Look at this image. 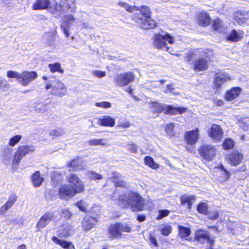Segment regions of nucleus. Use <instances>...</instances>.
<instances>
[{"label": "nucleus", "mask_w": 249, "mask_h": 249, "mask_svg": "<svg viewBox=\"0 0 249 249\" xmlns=\"http://www.w3.org/2000/svg\"><path fill=\"white\" fill-rule=\"evenodd\" d=\"M175 43V39L168 33L157 34L155 35L153 41V46L158 49L166 50L172 53L169 50L168 44H173Z\"/></svg>", "instance_id": "5"}, {"label": "nucleus", "mask_w": 249, "mask_h": 249, "mask_svg": "<svg viewBox=\"0 0 249 249\" xmlns=\"http://www.w3.org/2000/svg\"><path fill=\"white\" fill-rule=\"evenodd\" d=\"M118 203L123 207H130L134 212L143 210L144 200L136 193H130L128 195H121L118 198Z\"/></svg>", "instance_id": "2"}, {"label": "nucleus", "mask_w": 249, "mask_h": 249, "mask_svg": "<svg viewBox=\"0 0 249 249\" xmlns=\"http://www.w3.org/2000/svg\"><path fill=\"white\" fill-rule=\"evenodd\" d=\"M127 149L128 150H129L130 152L136 154L138 152V146L134 144H128L126 146Z\"/></svg>", "instance_id": "56"}, {"label": "nucleus", "mask_w": 249, "mask_h": 249, "mask_svg": "<svg viewBox=\"0 0 249 249\" xmlns=\"http://www.w3.org/2000/svg\"><path fill=\"white\" fill-rule=\"evenodd\" d=\"M198 212L202 214H206L208 211V206L204 202L199 204L197 207Z\"/></svg>", "instance_id": "48"}, {"label": "nucleus", "mask_w": 249, "mask_h": 249, "mask_svg": "<svg viewBox=\"0 0 249 249\" xmlns=\"http://www.w3.org/2000/svg\"><path fill=\"white\" fill-rule=\"evenodd\" d=\"M7 77L15 78L21 85L26 87L38 77L36 72L24 71L19 72L15 71H8L6 73Z\"/></svg>", "instance_id": "3"}, {"label": "nucleus", "mask_w": 249, "mask_h": 249, "mask_svg": "<svg viewBox=\"0 0 249 249\" xmlns=\"http://www.w3.org/2000/svg\"><path fill=\"white\" fill-rule=\"evenodd\" d=\"M50 88H52L51 93L55 96L62 97L67 93L65 85L59 80L56 81L53 84H47L45 89H48Z\"/></svg>", "instance_id": "7"}, {"label": "nucleus", "mask_w": 249, "mask_h": 249, "mask_svg": "<svg viewBox=\"0 0 249 249\" xmlns=\"http://www.w3.org/2000/svg\"><path fill=\"white\" fill-rule=\"evenodd\" d=\"M95 106L97 107H102L103 108H108L111 107V104L107 102H96Z\"/></svg>", "instance_id": "53"}, {"label": "nucleus", "mask_w": 249, "mask_h": 249, "mask_svg": "<svg viewBox=\"0 0 249 249\" xmlns=\"http://www.w3.org/2000/svg\"><path fill=\"white\" fill-rule=\"evenodd\" d=\"M179 236L182 238H186L188 237L191 233V230L187 227L179 225L178 227Z\"/></svg>", "instance_id": "35"}, {"label": "nucleus", "mask_w": 249, "mask_h": 249, "mask_svg": "<svg viewBox=\"0 0 249 249\" xmlns=\"http://www.w3.org/2000/svg\"><path fill=\"white\" fill-rule=\"evenodd\" d=\"M118 5L120 7L124 8L127 11L130 13H133L137 10V6L129 5L128 4L124 2H119L118 3Z\"/></svg>", "instance_id": "42"}, {"label": "nucleus", "mask_w": 249, "mask_h": 249, "mask_svg": "<svg viewBox=\"0 0 249 249\" xmlns=\"http://www.w3.org/2000/svg\"><path fill=\"white\" fill-rule=\"evenodd\" d=\"M243 36V32L240 30L237 31L233 30L227 36L226 39L231 42H237L242 38Z\"/></svg>", "instance_id": "26"}, {"label": "nucleus", "mask_w": 249, "mask_h": 249, "mask_svg": "<svg viewBox=\"0 0 249 249\" xmlns=\"http://www.w3.org/2000/svg\"><path fill=\"white\" fill-rule=\"evenodd\" d=\"M211 18L208 14L201 13L198 16V23L202 26H206L210 23Z\"/></svg>", "instance_id": "34"}, {"label": "nucleus", "mask_w": 249, "mask_h": 249, "mask_svg": "<svg viewBox=\"0 0 249 249\" xmlns=\"http://www.w3.org/2000/svg\"><path fill=\"white\" fill-rule=\"evenodd\" d=\"M13 149L8 146H6L3 149L2 157V161L5 164L8 165L11 163Z\"/></svg>", "instance_id": "24"}, {"label": "nucleus", "mask_w": 249, "mask_h": 249, "mask_svg": "<svg viewBox=\"0 0 249 249\" xmlns=\"http://www.w3.org/2000/svg\"><path fill=\"white\" fill-rule=\"evenodd\" d=\"M52 240L65 249H75L74 246L70 241L59 239L55 236L52 237Z\"/></svg>", "instance_id": "27"}, {"label": "nucleus", "mask_w": 249, "mask_h": 249, "mask_svg": "<svg viewBox=\"0 0 249 249\" xmlns=\"http://www.w3.org/2000/svg\"><path fill=\"white\" fill-rule=\"evenodd\" d=\"M213 29L220 33L224 32L227 28V26L220 18H217L213 21Z\"/></svg>", "instance_id": "29"}, {"label": "nucleus", "mask_w": 249, "mask_h": 249, "mask_svg": "<svg viewBox=\"0 0 249 249\" xmlns=\"http://www.w3.org/2000/svg\"><path fill=\"white\" fill-rule=\"evenodd\" d=\"M76 205L79 208V209L83 212H85L86 211V203L83 200H80L77 202L76 204Z\"/></svg>", "instance_id": "57"}, {"label": "nucleus", "mask_w": 249, "mask_h": 249, "mask_svg": "<svg viewBox=\"0 0 249 249\" xmlns=\"http://www.w3.org/2000/svg\"><path fill=\"white\" fill-rule=\"evenodd\" d=\"M22 139L20 135H17L12 137L9 141L8 144L10 146H14L16 145Z\"/></svg>", "instance_id": "45"}, {"label": "nucleus", "mask_w": 249, "mask_h": 249, "mask_svg": "<svg viewBox=\"0 0 249 249\" xmlns=\"http://www.w3.org/2000/svg\"><path fill=\"white\" fill-rule=\"evenodd\" d=\"M220 168L221 169V170L222 171H223L224 172V178L225 179H228L229 178H230V173L229 172H228L224 167V166L222 165L220 167Z\"/></svg>", "instance_id": "64"}, {"label": "nucleus", "mask_w": 249, "mask_h": 249, "mask_svg": "<svg viewBox=\"0 0 249 249\" xmlns=\"http://www.w3.org/2000/svg\"><path fill=\"white\" fill-rule=\"evenodd\" d=\"M56 35V30L46 33L43 36L44 41L50 47H56L55 43Z\"/></svg>", "instance_id": "21"}, {"label": "nucleus", "mask_w": 249, "mask_h": 249, "mask_svg": "<svg viewBox=\"0 0 249 249\" xmlns=\"http://www.w3.org/2000/svg\"><path fill=\"white\" fill-rule=\"evenodd\" d=\"M216 152L215 147L211 145H203L199 149L201 156L207 160H212L215 156Z\"/></svg>", "instance_id": "12"}, {"label": "nucleus", "mask_w": 249, "mask_h": 249, "mask_svg": "<svg viewBox=\"0 0 249 249\" xmlns=\"http://www.w3.org/2000/svg\"><path fill=\"white\" fill-rule=\"evenodd\" d=\"M63 18L62 20L63 24L66 26H70L72 23H73L75 20V18L73 15V14L67 13Z\"/></svg>", "instance_id": "37"}, {"label": "nucleus", "mask_w": 249, "mask_h": 249, "mask_svg": "<svg viewBox=\"0 0 249 249\" xmlns=\"http://www.w3.org/2000/svg\"><path fill=\"white\" fill-rule=\"evenodd\" d=\"M199 129L196 128L195 130L185 132L184 137L186 142L190 145L195 144L198 141Z\"/></svg>", "instance_id": "15"}, {"label": "nucleus", "mask_w": 249, "mask_h": 249, "mask_svg": "<svg viewBox=\"0 0 249 249\" xmlns=\"http://www.w3.org/2000/svg\"><path fill=\"white\" fill-rule=\"evenodd\" d=\"M49 68L52 72L57 71L59 73H62L64 72V70L61 69V65L59 63H55L54 64H49Z\"/></svg>", "instance_id": "41"}, {"label": "nucleus", "mask_w": 249, "mask_h": 249, "mask_svg": "<svg viewBox=\"0 0 249 249\" xmlns=\"http://www.w3.org/2000/svg\"><path fill=\"white\" fill-rule=\"evenodd\" d=\"M67 179L70 185L77 192L81 193L84 191V184L78 176L75 174H69Z\"/></svg>", "instance_id": "10"}, {"label": "nucleus", "mask_w": 249, "mask_h": 249, "mask_svg": "<svg viewBox=\"0 0 249 249\" xmlns=\"http://www.w3.org/2000/svg\"><path fill=\"white\" fill-rule=\"evenodd\" d=\"M174 127L175 124L174 123H170L166 125L165 130L167 135L169 136H174L175 135Z\"/></svg>", "instance_id": "50"}, {"label": "nucleus", "mask_w": 249, "mask_h": 249, "mask_svg": "<svg viewBox=\"0 0 249 249\" xmlns=\"http://www.w3.org/2000/svg\"><path fill=\"white\" fill-rule=\"evenodd\" d=\"M194 69L198 71H206L208 68L207 61L203 58H200L195 60L194 64Z\"/></svg>", "instance_id": "22"}, {"label": "nucleus", "mask_w": 249, "mask_h": 249, "mask_svg": "<svg viewBox=\"0 0 249 249\" xmlns=\"http://www.w3.org/2000/svg\"><path fill=\"white\" fill-rule=\"evenodd\" d=\"M144 163L154 169H157L159 167V164L155 162L153 159L150 157L147 156L144 159Z\"/></svg>", "instance_id": "38"}, {"label": "nucleus", "mask_w": 249, "mask_h": 249, "mask_svg": "<svg viewBox=\"0 0 249 249\" xmlns=\"http://www.w3.org/2000/svg\"><path fill=\"white\" fill-rule=\"evenodd\" d=\"M243 159L242 154L237 151H233L226 158L228 163L232 166H236L240 163Z\"/></svg>", "instance_id": "16"}, {"label": "nucleus", "mask_w": 249, "mask_h": 249, "mask_svg": "<svg viewBox=\"0 0 249 249\" xmlns=\"http://www.w3.org/2000/svg\"><path fill=\"white\" fill-rule=\"evenodd\" d=\"M165 105H162L157 102H153L150 104V108L154 112L160 113L164 110Z\"/></svg>", "instance_id": "36"}, {"label": "nucleus", "mask_w": 249, "mask_h": 249, "mask_svg": "<svg viewBox=\"0 0 249 249\" xmlns=\"http://www.w3.org/2000/svg\"><path fill=\"white\" fill-rule=\"evenodd\" d=\"M97 124L104 126L113 127L115 125V119L109 116H104L98 119Z\"/></svg>", "instance_id": "23"}, {"label": "nucleus", "mask_w": 249, "mask_h": 249, "mask_svg": "<svg viewBox=\"0 0 249 249\" xmlns=\"http://www.w3.org/2000/svg\"><path fill=\"white\" fill-rule=\"evenodd\" d=\"M106 142V140L104 139H92L89 142V144L92 146L105 145Z\"/></svg>", "instance_id": "43"}, {"label": "nucleus", "mask_w": 249, "mask_h": 249, "mask_svg": "<svg viewBox=\"0 0 249 249\" xmlns=\"http://www.w3.org/2000/svg\"><path fill=\"white\" fill-rule=\"evenodd\" d=\"M92 74L98 78H102L106 76V72L100 71H93Z\"/></svg>", "instance_id": "58"}, {"label": "nucleus", "mask_w": 249, "mask_h": 249, "mask_svg": "<svg viewBox=\"0 0 249 249\" xmlns=\"http://www.w3.org/2000/svg\"><path fill=\"white\" fill-rule=\"evenodd\" d=\"M134 74L131 71L120 73L114 77L115 84L120 87H124L134 80Z\"/></svg>", "instance_id": "9"}, {"label": "nucleus", "mask_w": 249, "mask_h": 249, "mask_svg": "<svg viewBox=\"0 0 249 249\" xmlns=\"http://www.w3.org/2000/svg\"><path fill=\"white\" fill-rule=\"evenodd\" d=\"M65 133V131L60 128L54 129L50 131L49 134L50 136L54 137H59Z\"/></svg>", "instance_id": "46"}, {"label": "nucleus", "mask_w": 249, "mask_h": 249, "mask_svg": "<svg viewBox=\"0 0 249 249\" xmlns=\"http://www.w3.org/2000/svg\"><path fill=\"white\" fill-rule=\"evenodd\" d=\"M49 104L45 102L36 103L35 106V111L37 113H44L48 109Z\"/></svg>", "instance_id": "32"}, {"label": "nucleus", "mask_w": 249, "mask_h": 249, "mask_svg": "<svg viewBox=\"0 0 249 249\" xmlns=\"http://www.w3.org/2000/svg\"><path fill=\"white\" fill-rule=\"evenodd\" d=\"M241 91V88H233L226 92L225 96V99L227 101H232L239 95Z\"/></svg>", "instance_id": "25"}, {"label": "nucleus", "mask_w": 249, "mask_h": 249, "mask_svg": "<svg viewBox=\"0 0 249 249\" xmlns=\"http://www.w3.org/2000/svg\"><path fill=\"white\" fill-rule=\"evenodd\" d=\"M86 175L90 179L101 180L103 178L102 176L99 174L96 173L92 171H89L87 173Z\"/></svg>", "instance_id": "44"}, {"label": "nucleus", "mask_w": 249, "mask_h": 249, "mask_svg": "<svg viewBox=\"0 0 249 249\" xmlns=\"http://www.w3.org/2000/svg\"><path fill=\"white\" fill-rule=\"evenodd\" d=\"M79 163L80 161L78 160H74L69 163V166L75 170L80 169Z\"/></svg>", "instance_id": "54"}, {"label": "nucleus", "mask_w": 249, "mask_h": 249, "mask_svg": "<svg viewBox=\"0 0 249 249\" xmlns=\"http://www.w3.org/2000/svg\"><path fill=\"white\" fill-rule=\"evenodd\" d=\"M31 179L33 184L36 187L40 186L44 180L43 178L40 176L39 171H36L32 176Z\"/></svg>", "instance_id": "33"}, {"label": "nucleus", "mask_w": 249, "mask_h": 249, "mask_svg": "<svg viewBox=\"0 0 249 249\" xmlns=\"http://www.w3.org/2000/svg\"><path fill=\"white\" fill-rule=\"evenodd\" d=\"M17 200V196L15 194H11L5 203L0 207V215L4 214L9 209L12 207Z\"/></svg>", "instance_id": "18"}, {"label": "nucleus", "mask_w": 249, "mask_h": 249, "mask_svg": "<svg viewBox=\"0 0 249 249\" xmlns=\"http://www.w3.org/2000/svg\"><path fill=\"white\" fill-rule=\"evenodd\" d=\"M187 108L183 107H174L169 105H165L164 113L168 115H176L186 112Z\"/></svg>", "instance_id": "19"}, {"label": "nucleus", "mask_w": 249, "mask_h": 249, "mask_svg": "<svg viewBox=\"0 0 249 249\" xmlns=\"http://www.w3.org/2000/svg\"><path fill=\"white\" fill-rule=\"evenodd\" d=\"M35 147L33 145H23L19 146L15 152L13 160V164H18L21 159L27 154L35 151Z\"/></svg>", "instance_id": "6"}, {"label": "nucleus", "mask_w": 249, "mask_h": 249, "mask_svg": "<svg viewBox=\"0 0 249 249\" xmlns=\"http://www.w3.org/2000/svg\"><path fill=\"white\" fill-rule=\"evenodd\" d=\"M98 220L96 217L90 216H86L83 220L82 225L83 228L88 231L91 229L97 223Z\"/></svg>", "instance_id": "20"}, {"label": "nucleus", "mask_w": 249, "mask_h": 249, "mask_svg": "<svg viewBox=\"0 0 249 249\" xmlns=\"http://www.w3.org/2000/svg\"><path fill=\"white\" fill-rule=\"evenodd\" d=\"M195 240L202 244L207 242L210 245V248L206 249H213L212 247L213 246L214 241L210 237L209 233L207 231L201 229L197 230L195 232Z\"/></svg>", "instance_id": "8"}, {"label": "nucleus", "mask_w": 249, "mask_h": 249, "mask_svg": "<svg viewBox=\"0 0 249 249\" xmlns=\"http://www.w3.org/2000/svg\"><path fill=\"white\" fill-rule=\"evenodd\" d=\"M72 230V227L70 225L63 226L59 233L60 236L61 237L68 236L71 232Z\"/></svg>", "instance_id": "39"}, {"label": "nucleus", "mask_w": 249, "mask_h": 249, "mask_svg": "<svg viewBox=\"0 0 249 249\" xmlns=\"http://www.w3.org/2000/svg\"><path fill=\"white\" fill-rule=\"evenodd\" d=\"M54 219L53 213H46L42 215L37 223L36 228L38 231L45 228L51 221Z\"/></svg>", "instance_id": "14"}, {"label": "nucleus", "mask_w": 249, "mask_h": 249, "mask_svg": "<svg viewBox=\"0 0 249 249\" xmlns=\"http://www.w3.org/2000/svg\"><path fill=\"white\" fill-rule=\"evenodd\" d=\"M9 85L6 82H4L2 80L1 85H0V90L3 91H6L9 89Z\"/></svg>", "instance_id": "62"}, {"label": "nucleus", "mask_w": 249, "mask_h": 249, "mask_svg": "<svg viewBox=\"0 0 249 249\" xmlns=\"http://www.w3.org/2000/svg\"><path fill=\"white\" fill-rule=\"evenodd\" d=\"M61 29L62 30L63 32L67 37H69L70 34L69 33V26H66L65 24H62L61 25Z\"/></svg>", "instance_id": "60"}, {"label": "nucleus", "mask_w": 249, "mask_h": 249, "mask_svg": "<svg viewBox=\"0 0 249 249\" xmlns=\"http://www.w3.org/2000/svg\"><path fill=\"white\" fill-rule=\"evenodd\" d=\"M234 142L230 138L226 139L223 143V147L225 149L228 150L232 148L233 147Z\"/></svg>", "instance_id": "49"}, {"label": "nucleus", "mask_w": 249, "mask_h": 249, "mask_svg": "<svg viewBox=\"0 0 249 249\" xmlns=\"http://www.w3.org/2000/svg\"><path fill=\"white\" fill-rule=\"evenodd\" d=\"M209 135L213 141L218 142L222 139L223 132L220 126L217 124H213L209 132Z\"/></svg>", "instance_id": "13"}, {"label": "nucleus", "mask_w": 249, "mask_h": 249, "mask_svg": "<svg viewBox=\"0 0 249 249\" xmlns=\"http://www.w3.org/2000/svg\"><path fill=\"white\" fill-rule=\"evenodd\" d=\"M231 79V78L229 74L223 73L215 77L214 83L216 88H218L220 87L224 83L230 81Z\"/></svg>", "instance_id": "28"}, {"label": "nucleus", "mask_w": 249, "mask_h": 249, "mask_svg": "<svg viewBox=\"0 0 249 249\" xmlns=\"http://www.w3.org/2000/svg\"><path fill=\"white\" fill-rule=\"evenodd\" d=\"M247 15L245 12L240 11L235 12L233 14L234 19L239 24L245 23L247 20Z\"/></svg>", "instance_id": "31"}, {"label": "nucleus", "mask_w": 249, "mask_h": 249, "mask_svg": "<svg viewBox=\"0 0 249 249\" xmlns=\"http://www.w3.org/2000/svg\"><path fill=\"white\" fill-rule=\"evenodd\" d=\"M77 9L76 0H60L53 7H51L50 12L53 15L60 16L66 13L74 14Z\"/></svg>", "instance_id": "4"}, {"label": "nucleus", "mask_w": 249, "mask_h": 249, "mask_svg": "<svg viewBox=\"0 0 249 249\" xmlns=\"http://www.w3.org/2000/svg\"><path fill=\"white\" fill-rule=\"evenodd\" d=\"M51 1L50 0H36L32 6V9L34 10H41L49 9L50 11L51 7H53L51 6Z\"/></svg>", "instance_id": "17"}, {"label": "nucleus", "mask_w": 249, "mask_h": 249, "mask_svg": "<svg viewBox=\"0 0 249 249\" xmlns=\"http://www.w3.org/2000/svg\"><path fill=\"white\" fill-rule=\"evenodd\" d=\"M165 80H161L157 81H150L148 83L150 84V87L151 89L160 88L164 83Z\"/></svg>", "instance_id": "47"}, {"label": "nucleus", "mask_w": 249, "mask_h": 249, "mask_svg": "<svg viewBox=\"0 0 249 249\" xmlns=\"http://www.w3.org/2000/svg\"><path fill=\"white\" fill-rule=\"evenodd\" d=\"M172 228L170 225H164L161 229V232L162 235L168 236L172 232Z\"/></svg>", "instance_id": "51"}, {"label": "nucleus", "mask_w": 249, "mask_h": 249, "mask_svg": "<svg viewBox=\"0 0 249 249\" xmlns=\"http://www.w3.org/2000/svg\"><path fill=\"white\" fill-rule=\"evenodd\" d=\"M133 13L132 19L138 25L143 29H152L156 27L157 23L151 18V11L147 6L137 7V10Z\"/></svg>", "instance_id": "1"}, {"label": "nucleus", "mask_w": 249, "mask_h": 249, "mask_svg": "<svg viewBox=\"0 0 249 249\" xmlns=\"http://www.w3.org/2000/svg\"><path fill=\"white\" fill-rule=\"evenodd\" d=\"M61 29L62 30L63 32L67 37H69L70 34L69 33V26H66L65 24H62L61 25Z\"/></svg>", "instance_id": "61"}, {"label": "nucleus", "mask_w": 249, "mask_h": 249, "mask_svg": "<svg viewBox=\"0 0 249 249\" xmlns=\"http://www.w3.org/2000/svg\"><path fill=\"white\" fill-rule=\"evenodd\" d=\"M196 199L195 196H183L181 197V201L182 204L187 203L188 208L190 209L192 202L194 201Z\"/></svg>", "instance_id": "40"}, {"label": "nucleus", "mask_w": 249, "mask_h": 249, "mask_svg": "<svg viewBox=\"0 0 249 249\" xmlns=\"http://www.w3.org/2000/svg\"><path fill=\"white\" fill-rule=\"evenodd\" d=\"M159 215L158 216L157 219L160 220L164 217L167 216L169 213V211L167 210H160L159 211Z\"/></svg>", "instance_id": "55"}, {"label": "nucleus", "mask_w": 249, "mask_h": 249, "mask_svg": "<svg viewBox=\"0 0 249 249\" xmlns=\"http://www.w3.org/2000/svg\"><path fill=\"white\" fill-rule=\"evenodd\" d=\"M77 194H79V193L69 184L62 185L58 191L60 198L64 199L71 198Z\"/></svg>", "instance_id": "11"}, {"label": "nucleus", "mask_w": 249, "mask_h": 249, "mask_svg": "<svg viewBox=\"0 0 249 249\" xmlns=\"http://www.w3.org/2000/svg\"><path fill=\"white\" fill-rule=\"evenodd\" d=\"M108 231L112 237L118 238L122 235L118 223L110 225Z\"/></svg>", "instance_id": "30"}, {"label": "nucleus", "mask_w": 249, "mask_h": 249, "mask_svg": "<svg viewBox=\"0 0 249 249\" xmlns=\"http://www.w3.org/2000/svg\"><path fill=\"white\" fill-rule=\"evenodd\" d=\"M219 214L216 211L209 213V218L211 219L215 220L217 218Z\"/></svg>", "instance_id": "63"}, {"label": "nucleus", "mask_w": 249, "mask_h": 249, "mask_svg": "<svg viewBox=\"0 0 249 249\" xmlns=\"http://www.w3.org/2000/svg\"><path fill=\"white\" fill-rule=\"evenodd\" d=\"M166 89H165L163 92L166 93L167 91L172 93L173 94H177L178 92L174 91L175 88L172 85H167L166 87Z\"/></svg>", "instance_id": "59"}, {"label": "nucleus", "mask_w": 249, "mask_h": 249, "mask_svg": "<svg viewBox=\"0 0 249 249\" xmlns=\"http://www.w3.org/2000/svg\"><path fill=\"white\" fill-rule=\"evenodd\" d=\"M120 230V232H129L131 231V228L126 224H121L118 223Z\"/></svg>", "instance_id": "52"}]
</instances>
